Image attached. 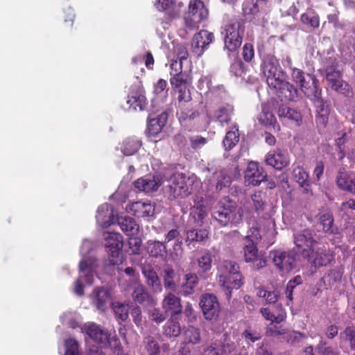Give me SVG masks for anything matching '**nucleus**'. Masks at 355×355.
I'll use <instances>...</instances> for the list:
<instances>
[{"instance_id":"1","label":"nucleus","mask_w":355,"mask_h":355,"mask_svg":"<svg viewBox=\"0 0 355 355\" xmlns=\"http://www.w3.org/2000/svg\"><path fill=\"white\" fill-rule=\"evenodd\" d=\"M275 41L268 39L258 47V52L261 58V69L266 77V81L270 85H277L280 79H286L287 75L282 69L279 60L275 56Z\"/></svg>"},{"instance_id":"2","label":"nucleus","mask_w":355,"mask_h":355,"mask_svg":"<svg viewBox=\"0 0 355 355\" xmlns=\"http://www.w3.org/2000/svg\"><path fill=\"white\" fill-rule=\"evenodd\" d=\"M221 268L224 272L218 275V282L226 300L230 301L232 291L239 289L243 285V277L239 272V266L234 261L225 260Z\"/></svg>"},{"instance_id":"3","label":"nucleus","mask_w":355,"mask_h":355,"mask_svg":"<svg viewBox=\"0 0 355 355\" xmlns=\"http://www.w3.org/2000/svg\"><path fill=\"white\" fill-rule=\"evenodd\" d=\"M211 216L221 227H234L243 221V210L234 201L227 200L217 205Z\"/></svg>"},{"instance_id":"4","label":"nucleus","mask_w":355,"mask_h":355,"mask_svg":"<svg viewBox=\"0 0 355 355\" xmlns=\"http://www.w3.org/2000/svg\"><path fill=\"white\" fill-rule=\"evenodd\" d=\"M221 33L224 36V49L227 51L228 56L231 53L236 54L245 34L243 23L239 20L231 19L224 26Z\"/></svg>"},{"instance_id":"5","label":"nucleus","mask_w":355,"mask_h":355,"mask_svg":"<svg viewBox=\"0 0 355 355\" xmlns=\"http://www.w3.org/2000/svg\"><path fill=\"white\" fill-rule=\"evenodd\" d=\"M293 80L300 85L304 95L314 103H321V89L318 85V79L313 73H304L302 69L293 68Z\"/></svg>"},{"instance_id":"6","label":"nucleus","mask_w":355,"mask_h":355,"mask_svg":"<svg viewBox=\"0 0 355 355\" xmlns=\"http://www.w3.org/2000/svg\"><path fill=\"white\" fill-rule=\"evenodd\" d=\"M193 181L182 173H174L169 180L168 198L183 199L191 193Z\"/></svg>"},{"instance_id":"7","label":"nucleus","mask_w":355,"mask_h":355,"mask_svg":"<svg viewBox=\"0 0 355 355\" xmlns=\"http://www.w3.org/2000/svg\"><path fill=\"white\" fill-rule=\"evenodd\" d=\"M209 11L201 0L191 1L188 10L184 15L186 28L194 30L198 28L199 24L208 18Z\"/></svg>"},{"instance_id":"8","label":"nucleus","mask_w":355,"mask_h":355,"mask_svg":"<svg viewBox=\"0 0 355 355\" xmlns=\"http://www.w3.org/2000/svg\"><path fill=\"white\" fill-rule=\"evenodd\" d=\"M314 230L306 228L294 234V243L297 252L302 257H309L318 241Z\"/></svg>"},{"instance_id":"9","label":"nucleus","mask_w":355,"mask_h":355,"mask_svg":"<svg viewBox=\"0 0 355 355\" xmlns=\"http://www.w3.org/2000/svg\"><path fill=\"white\" fill-rule=\"evenodd\" d=\"M326 79L328 83V86L331 87V89L345 96H349L352 94L350 85L343 80L341 71L335 66L331 65L327 67Z\"/></svg>"},{"instance_id":"10","label":"nucleus","mask_w":355,"mask_h":355,"mask_svg":"<svg viewBox=\"0 0 355 355\" xmlns=\"http://www.w3.org/2000/svg\"><path fill=\"white\" fill-rule=\"evenodd\" d=\"M270 257L277 269L283 272H289L296 266L295 253L291 251L272 250Z\"/></svg>"},{"instance_id":"11","label":"nucleus","mask_w":355,"mask_h":355,"mask_svg":"<svg viewBox=\"0 0 355 355\" xmlns=\"http://www.w3.org/2000/svg\"><path fill=\"white\" fill-rule=\"evenodd\" d=\"M199 304L205 320H217L220 313V306L216 295L210 293L203 294L200 297Z\"/></svg>"},{"instance_id":"12","label":"nucleus","mask_w":355,"mask_h":355,"mask_svg":"<svg viewBox=\"0 0 355 355\" xmlns=\"http://www.w3.org/2000/svg\"><path fill=\"white\" fill-rule=\"evenodd\" d=\"M245 243L243 247L245 261L253 263L254 268L257 270L265 267L267 260L264 256L259 254L257 247L251 236H245Z\"/></svg>"},{"instance_id":"13","label":"nucleus","mask_w":355,"mask_h":355,"mask_svg":"<svg viewBox=\"0 0 355 355\" xmlns=\"http://www.w3.org/2000/svg\"><path fill=\"white\" fill-rule=\"evenodd\" d=\"M282 101H295L297 99L299 91L293 84L286 81V79H280L277 85H270Z\"/></svg>"},{"instance_id":"14","label":"nucleus","mask_w":355,"mask_h":355,"mask_svg":"<svg viewBox=\"0 0 355 355\" xmlns=\"http://www.w3.org/2000/svg\"><path fill=\"white\" fill-rule=\"evenodd\" d=\"M267 173L257 162H250L245 171V182L248 185L258 186L266 180Z\"/></svg>"},{"instance_id":"15","label":"nucleus","mask_w":355,"mask_h":355,"mask_svg":"<svg viewBox=\"0 0 355 355\" xmlns=\"http://www.w3.org/2000/svg\"><path fill=\"white\" fill-rule=\"evenodd\" d=\"M214 39V35L212 33L207 30H201L193 37L191 42L192 52L197 57L201 56L207 46L213 42Z\"/></svg>"},{"instance_id":"16","label":"nucleus","mask_w":355,"mask_h":355,"mask_svg":"<svg viewBox=\"0 0 355 355\" xmlns=\"http://www.w3.org/2000/svg\"><path fill=\"white\" fill-rule=\"evenodd\" d=\"M315 268L327 266L334 259V255L325 247L314 248L309 257H304Z\"/></svg>"},{"instance_id":"17","label":"nucleus","mask_w":355,"mask_h":355,"mask_svg":"<svg viewBox=\"0 0 355 355\" xmlns=\"http://www.w3.org/2000/svg\"><path fill=\"white\" fill-rule=\"evenodd\" d=\"M83 330L94 341L101 344L103 347H107L110 345L108 332L103 330L100 326L95 323L85 324Z\"/></svg>"},{"instance_id":"18","label":"nucleus","mask_w":355,"mask_h":355,"mask_svg":"<svg viewBox=\"0 0 355 355\" xmlns=\"http://www.w3.org/2000/svg\"><path fill=\"white\" fill-rule=\"evenodd\" d=\"M181 298L172 292L168 293L162 301V307L165 313H169L171 317L175 318L182 312Z\"/></svg>"},{"instance_id":"19","label":"nucleus","mask_w":355,"mask_h":355,"mask_svg":"<svg viewBox=\"0 0 355 355\" xmlns=\"http://www.w3.org/2000/svg\"><path fill=\"white\" fill-rule=\"evenodd\" d=\"M127 104L134 110H143L146 105V98L143 88L139 85H134L128 94Z\"/></svg>"},{"instance_id":"20","label":"nucleus","mask_w":355,"mask_h":355,"mask_svg":"<svg viewBox=\"0 0 355 355\" xmlns=\"http://www.w3.org/2000/svg\"><path fill=\"white\" fill-rule=\"evenodd\" d=\"M141 272L146 279V283L153 293H159L162 291L161 280L150 265H143Z\"/></svg>"},{"instance_id":"21","label":"nucleus","mask_w":355,"mask_h":355,"mask_svg":"<svg viewBox=\"0 0 355 355\" xmlns=\"http://www.w3.org/2000/svg\"><path fill=\"white\" fill-rule=\"evenodd\" d=\"M266 162L277 170H282L289 164L288 153L280 149L270 151L266 155Z\"/></svg>"},{"instance_id":"22","label":"nucleus","mask_w":355,"mask_h":355,"mask_svg":"<svg viewBox=\"0 0 355 355\" xmlns=\"http://www.w3.org/2000/svg\"><path fill=\"white\" fill-rule=\"evenodd\" d=\"M336 182L340 190L355 194V175L352 173H347L344 168L339 170Z\"/></svg>"},{"instance_id":"23","label":"nucleus","mask_w":355,"mask_h":355,"mask_svg":"<svg viewBox=\"0 0 355 355\" xmlns=\"http://www.w3.org/2000/svg\"><path fill=\"white\" fill-rule=\"evenodd\" d=\"M128 212L137 218L153 216L155 207L150 202L137 201L132 203L126 208Z\"/></svg>"},{"instance_id":"24","label":"nucleus","mask_w":355,"mask_h":355,"mask_svg":"<svg viewBox=\"0 0 355 355\" xmlns=\"http://www.w3.org/2000/svg\"><path fill=\"white\" fill-rule=\"evenodd\" d=\"M132 297L135 302L142 305L154 306L157 303L146 288L141 284H139L133 288Z\"/></svg>"},{"instance_id":"25","label":"nucleus","mask_w":355,"mask_h":355,"mask_svg":"<svg viewBox=\"0 0 355 355\" xmlns=\"http://www.w3.org/2000/svg\"><path fill=\"white\" fill-rule=\"evenodd\" d=\"M168 118L167 111L162 112L156 118L148 121L147 133L149 137L157 136L166 125Z\"/></svg>"},{"instance_id":"26","label":"nucleus","mask_w":355,"mask_h":355,"mask_svg":"<svg viewBox=\"0 0 355 355\" xmlns=\"http://www.w3.org/2000/svg\"><path fill=\"white\" fill-rule=\"evenodd\" d=\"M319 223L322 227V230L326 234H336L338 228L334 225V218L331 211L327 210L320 214Z\"/></svg>"},{"instance_id":"27","label":"nucleus","mask_w":355,"mask_h":355,"mask_svg":"<svg viewBox=\"0 0 355 355\" xmlns=\"http://www.w3.org/2000/svg\"><path fill=\"white\" fill-rule=\"evenodd\" d=\"M80 278L83 282L92 285L94 282V261L91 259H85L79 263Z\"/></svg>"},{"instance_id":"28","label":"nucleus","mask_w":355,"mask_h":355,"mask_svg":"<svg viewBox=\"0 0 355 355\" xmlns=\"http://www.w3.org/2000/svg\"><path fill=\"white\" fill-rule=\"evenodd\" d=\"M252 201V206L254 211L258 216H261L263 218H269L270 214L265 213L268 205L263 199V193L261 191L255 192L251 196Z\"/></svg>"},{"instance_id":"29","label":"nucleus","mask_w":355,"mask_h":355,"mask_svg":"<svg viewBox=\"0 0 355 355\" xmlns=\"http://www.w3.org/2000/svg\"><path fill=\"white\" fill-rule=\"evenodd\" d=\"M198 284V277L193 272H189L184 275V282L181 285L182 294L189 296L195 292V288Z\"/></svg>"},{"instance_id":"30","label":"nucleus","mask_w":355,"mask_h":355,"mask_svg":"<svg viewBox=\"0 0 355 355\" xmlns=\"http://www.w3.org/2000/svg\"><path fill=\"white\" fill-rule=\"evenodd\" d=\"M94 303L97 309L104 311L107 307V303L110 300V295L107 290L103 288H96L93 291Z\"/></svg>"},{"instance_id":"31","label":"nucleus","mask_w":355,"mask_h":355,"mask_svg":"<svg viewBox=\"0 0 355 355\" xmlns=\"http://www.w3.org/2000/svg\"><path fill=\"white\" fill-rule=\"evenodd\" d=\"M141 144L142 142L139 138L128 137L123 141L121 151L126 156L132 155L139 150Z\"/></svg>"},{"instance_id":"32","label":"nucleus","mask_w":355,"mask_h":355,"mask_svg":"<svg viewBox=\"0 0 355 355\" xmlns=\"http://www.w3.org/2000/svg\"><path fill=\"white\" fill-rule=\"evenodd\" d=\"M178 108L177 115L180 121L193 120L198 116V111L193 108L190 103H179Z\"/></svg>"},{"instance_id":"33","label":"nucleus","mask_w":355,"mask_h":355,"mask_svg":"<svg viewBox=\"0 0 355 355\" xmlns=\"http://www.w3.org/2000/svg\"><path fill=\"white\" fill-rule=\"evenodd\" d=\"M134 185L135 188L138 189L139 191H144L146 193L156 191L159 187V184L154 178L146 176L135 181Z\"/></svg>"},{"instance_id":"34","label":"nucleus","mask_w":355,"mask_h":355,"mask_svg":"<svg viewBox=\"0 0 355 355\" xmlns=\"http://www.w3.org/2000/svg\"><path fill=\"white\" fill-rule=\"evenodd\" d=\"M175 272L172 266H167L163 270V282L164 288L170 292H175L178 285L175 282Z\"/></svg>"},{"instance_id":"35","label":"nucleus","mask_w":355,"mask_h":355,"mask_svg":"<svg viewBox=\"0 0 355 355\" xmlns=\"http://www.w3.org/2000/svg\"><path fill=\"white\" fill-rule=\"evenodd\" d=\"M119 224L122 231L125 233L127 236H131L136 235L139 232V225L132 218H121L119 220Z\"/></svg>"},{"instance_id":"36","label":"nucleus","mask_w":355,"mask_h":355,"mask_svg":"<svg viewBox=\"0 0 355 355\" xmlns=\"http://www.w3.org/2000/svg\"><path fill=\"white\" fill-rule=\"evenodd\" d=\"M233 112L234 106L227 103L218 107L215 112V117L222 125L223 123H228L231 121Z\"/></svg>"},{"instance_id":"37","label":"nucleus","mask_w":355,"mask_h":355,"mask_svg":"<svg viewBox=\"0 0 355 355\" xmlns=\"http://www.w3.org/2000/svg\"><path fill=\"white\" fill-rule=\"evenodd\" d=\"M234 130L228 131L223 140V145L225 150H231L234 148L239 143L240 139V135L238 127H234Z\"/></svg>"},{"instance_id":"38","label":"nucleus","mask_w":355,"mask_h":355,"mask_svg":"<svg viewBox=\"0 0 355 355\" xmlns=\"http://www.w3.org/2000/svg\"><path fill=\"white\" fill-rule=\"evenodd\" d=\"M143 343L148 355H159L161 350L157 339L153 336H147L144 338Z\"/></svg>"},{"instance_id":"39","label":"nucleus","mask_w":355,"mask_h":355,"mask_svg":"<svg viewBox=\"0 0 355 355\" xmlns=\"http://www.w3.org/2000/svg\"><path fill=\"white\" fill-rule=\"evenodd\" d=\"M148 252L153 257H163L166 254V248L163 242L149 241L147 245Z\"/></svg>"},{"instance_id":"40","label":"nucleus","mask_w":355,"mask_h":355,"mask_svg":"<svg viewBox=\"0 0 355 355\" xmlns=\"http://www.w3.org/2000/svg\"><path fill=\"white\" fill-rule=\"evenodd\" d=\"M260 313L263 318L267 320H270L272 322L280 323L286 319V311L282 306L279 307V312L277 315H274L268 308H261Z\"/></svg>"},{"instance_id":"41","label":"nucleus","mask_w":355,"mask_h":355,"mask_svg":"<svg viewBox=\"0 0 355 355\" xmlns=\"http://www.w3.org/2000/svg\"><path fill=\"white\" fill-rule=\"evenodd\" d=\"M216 180V191H221L223 189L227 188L231 184V177L224 170L217 171L214 174Z\"/></svg>"},{"instance_id":"42","label":"nucleus","mask_w":355,"mask_h":355,"mask_svg":"<svg viewBox=\"0 0 355 355\" xmlns=\"http://www.w3.org/2000/svg\"><path fill=\"white\" fill-rule=\"evenodd\" d=\"M293 176L294 180L302 187L307 190L309 186V174L305 171L303 167L297 166L293 170Z\"/></svg>"},{"instance_id":"43","label":"nucleus","mask_w":355,"mask_h":355,"mask_svg":"<svg viewBox=\"0 0 355 355\" xmlns=\"http://www.w3.org/2000/svg\"><path fill=\"white\" fill-rule=\"evenodd\" d=\"M175 320L176 317H171V319L164 325V334L166 336L177 337L180 334V324L178 322L175 321Z\"/></svg>"},{"instance_id":"44","label":"nucleus","mask_w":355,"mask_h":355,"mask_svg":"<svg viewBox=\"0 0 355 355\" xmlns=\"http://www.w3.org/2000/svg\"><path fill=\"white\" fill-rule=\"evenodd\" d=\"M112 309L117 320L125 321L129 315L128 304H124L119 302L112 303Z\"/></svg>"},{"instance_id":"45","label":"nucleus","mask_w":355,"mask_h":355,"mask_svg":"<svg viewBox=\"0 0 355 355\" xmlns=\"http://www.w3.org/2000/svg\"><path fill=\"white\" fill-rule=\"evenodd\" d=\"M105 246L107 248V251L110 250L122 249V236L118 233H108V236L106 238Z\"/></svg>"},{"instance_id":"46","label":"nucleus","mask_w":355,"mask_h":355,"mask_svg":"<svg viewBox=\"0 0 355 355\" xmlns=\"http://www.w3.org/2000/svg\"><path fill=\"white\" fill-rule=\"evenodd\" d=\"M209 232L205 229H191L187 232V241L201 242L208 238Z\"/></svg>"},{"instance_id":"47","label":"nucleus","mask_w":355,"mask_h":355,"mask_svg":"<svg viewBox=\"0 0 355 355\" xmlns=\"http://www.w3.org/2000/svg\"><path fill=\"white\" fill-rule=\"evenodd\" d=\"M340 337L343 341L349 343L350 349L355 352V327L354 325L346 327L340 334Z\"/></svg>"},{"instance_id":"48","label":"nucleus","mask_w":355,"mask_h":355,"mask_svg":"<svg viewBox=\"0 0 355 355\" xmlns=\"http://www.w3.org/2000/svg\"><path fill=\"white\" fill-rule=\"evenodd\" d=\"M170 83L174 92L180 88L186 87L188 86L187 76L184 73L180 74H172L170 78Z\"/></svg>"},{"instance_id":"49","label":"nucleus","mask_w":355,"mask_h":355,"mask_svg":"<svg viewBox=\"0 0 355 355\" xmlns=\"http://www.w3.org/2000/svg\"><path fill=\"white\" fill-rule=\"evenodd\" d=\"M185 342L193 345L200 343L201 340L200 331L193 326L189 327L184 331Z\"/></svg>"},{"instance_id":"50","label":"nucleus","mask_w":355,"mask_h":355,"mask_svg":"<svg viewBox=\"0 0 355 355\" xmlns=\"http://www.w3.org/2000/svg\"><path fill=\"white\" fill-rule=\"evenodd\" d=\"M257 295L265 300L266 304H275L279 297V293L277 291H269L265 288H259Z\"/></svg>"},{"instance_id":"51","label":"nucleus","mask_w":355,"mask_h":355,"mask_svg":"<svg viewBox=\"0 0 355 355\" xmlns=\"http://www.w3.org/2000/svg\"><path fill=\"white\" fill-rule=\"evenodd\" d=\"M198 267L203 272L211 270L212 266V254L210 251L205 250V253L198 259Z\"/></svg>"},{"instance_id":"52","label":"nucleus","mask_w":355,"mask_h":355,"mask_svg":"<svg viewBox=\"0 0 355 355\" xmlns=\"http://www.w3.org/2000/svg\"><path fill=\"white\" fill-rule=\"evenodd\" d=\"M245 71V67L243 61L236 58L230 67V72L232 76L241 77Z\"/></svg>"},{"instance_id":"53","label":"nucleus","mask_w":355,"mask_h":355,"mask_svg":"<svg viewBox=\"0 0 355 355\" xmlns=\"http://www.w3.org/2000/svg\"><path fill=\"white\" fill-rule=\"evenodd\" d=\"M190 216L193 219L196 225L201 226L203 224L204 219L207 216V211L206 209L202 208L191 207Z\"/></svg>"},{"instance_id":"54","label":"nucleus","mask_w":355,"mask_h":355,"mask_svg":"<svg viewBox=\"0 0 355 355\" xmlns=\"http://www.w3.org/2000/svg\"><path fill=\"white\" fill-rule=\"evenodd\" d=\"M302 22L313 28H318L320 24L319 17L314 13H304L301 15Z\"/></svg>"},{"instance_id":"55","label":"nucleus","mask_w":355,"mask_h":355,"mask_svg":"<svg viewBox=\"0 0 355 355\" xmlns=\"http://www.w3.org/2000/svg\"><path fill=\"white\" fill-rule=\"evenodd\" d=\"M178 94V104L183 103H190L192 100L190 89L188 86L180 88L175 92Z\"/></svg>"},{"instance_id":"56","label":"nucleus","mask_w":355,"mask_h":355,"mask_svg":"<svg viewBox=\"0 0 355 355\" xmlns=\"http://www.w3.org/2000/svg\"><path fill=\"white\" fill-rule=\"evenodd\" d=\"M122 249H115L108 250L109 262L112 266L119 265L123 261V256L121 253Z\"/></svg>"},{"instance_id":"57","label":"nucleus","mask_w":355,"mask_h":355,"mask_svg":"<svg viewBox=\"0 0 355 355\" xmlns=\"http://www.w3.org/2000/svg\"><path fill=\"white\" fill-rule=\"evenodd\" d=\"M259 121L266 125H272L276 121V118L272 112L268 111L266 108H263Z\"/></svg>"},{"instance_id":"58","label":"nucleus","mask_w":355,"mask_h":355,"mask_svg":"<svg viewBox=\"0 0 355 355\" xmlns=\"http://www.w3.org/2000/svg\"><path fill=\"white\" fill-rule=\"evenodd\" d=\"M316 349L322 355H338V352L331 346H327V342L320 340L316 345Z\"/></svg>"},{"instance_id":"59","label":"nucleus","mask_w":355,"mask_h":355,"mask_svg":"<svg viewBox=\"0 0 355 355\" xmlns=\"http://www.w3.org/2000/svg\"><path fill=\"white\" fill-rule=\"evenodd\" d=\"M66 351L64 355H79L78 343L72 338L67 339L65 341Z\"/></svg>"},{"instance_id":"60","label":"nucleus","mask_w":355,"mask_h":355,"mask_svg":"<svg viewBox=\"0 0 355 355\" xmlns=\"http://www.w3.org/2000/svg\"><path fill=\"white\" fill-rule=\"evenodd\" d=\"M141 244V239L139 237H134L131 236L128 239L129 248L132 254H139Z\"/></svg>"},{"instance_id":"61","label":"nucleus","mask_w":355,"mask_h":355,"mask_svg":"<svg viewBox=\"0 0 355 355\" xmlns=\"http://www.w3.org/2000/svg\"><path fill=\"white\" fill-rule=\"evenodd\" d=\"M242 57L246 62H250L254 57L253 45L250 43L244 44L242 49Z\"/></svg>"},{"instance_id":"62","label":"nucleus","mask_w":355,"mask_h":355,"mask_svg":"<svg viewBox=\"0 0 355 355\" xmlns=\"http://www.w3.org/2000/svg\"><path fill=\"white\" fill-rule=\"evenodd\" d=\"M242 338L246 340L254 343L261 338V334L250 328L245 329L241 334Z\"/></svg>"},{"instance_id":"63","label":"nucleus","mask_w":355,"mask_h":355,"mask_svg":"<svg viewBox=\"0 0 355 355\" xmlns=\"http://www.w3.org/2000/svg\"><path fill=\"white\" fill-rule=\"evenodd\" d=\"M174 52L176 54L177 58L182 62L184 60H187L189 53L187 46L182 44H178L174 47Z\"/></svg>"},{"instance_id":"64","label":"nucleus","mask_w":355,"mask_h":355,"mask_svg":"<svg viewBox=\"0 0 355 355\" xmlns=\"http://www.w3.org/2000/svg\"><path fill=\"white\" fill-rule=\"evenodd\" d=\"M286 334L287 342L292 345L298 343L306 338L305 334L297 331H293Z\"/></svg>"}]
</instances>
